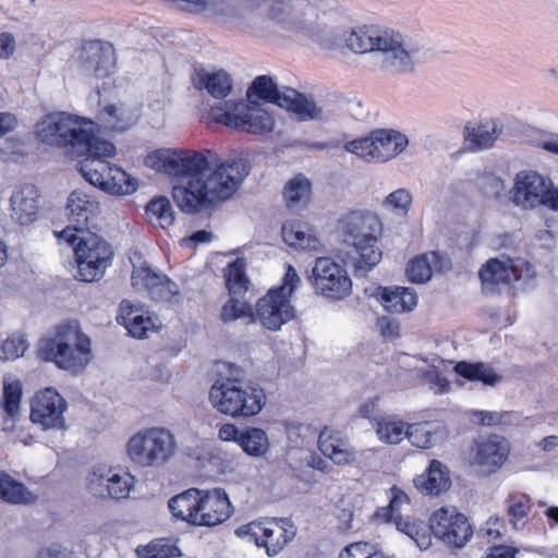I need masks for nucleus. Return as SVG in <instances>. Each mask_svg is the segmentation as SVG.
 Instances as JSON below:
<instances>
[{
  "label": "nucleus",
  "mask_w": 558,
  "mask_h": 558,
  "mask_svg": "<svg viewBox=\"0 0 558 558\" xmlns=\"http://www.w3.org/2000/svg\"><path fill=\"white\" fill-rule=\"evenodd\" d=\"M267 17L283 31L312 39L326 49H335L343 40V35L330 27L328 14L316 0H270ZM344 41L353 52H369L374 65L392 74L412 73L426 54L421 41L374 26L351 31Z\"/></svg>",
  "instance_id": "1"
},
{
  "label": "nucleus",
  "mask_w": 558,
  "mask_h": 558,
  "mask_svg": "<svg viewBox=\"0 0 558 558\" xmlns=\"http://www.w3.org/2000/svg\"><path fill=\"white\" fill-rule=\"evenodd\" d=\"M145 165L171 177L190 178L187 185L172 189L174 202L185 213L229 199L250 173L245 159H225L214 149H158L146 156Z\"/></svg>",
  "instance_id": "2"
},
{
  "label": "nucleus",
  "mask_w": 558,
  "mask_h": 558,
  "mask_svg": "<svg viewBox=\"0 0 558 558\" xmlns=\"http://www.w3.org/2000/svg\"><path fill=\"white\" fill-rule=\"evenodd\" d=\"M37 138L49 146L61 148L66 156L81 157L87 153L110 155L114 145L95 135L94 123L66 112L45 116L36 124Z\"/></svg>",
  "instance_id": "3"
},
{
  "label": "nucleus",
  "mask_w": 558,
  "mask_h": 558,
  "mask_svg": "<svg viewBox=\"0 0 558 558\" xmlns=\"http://www.w3.org/2000/svg\"><path fill=\"white\" fill-rule=\"evenodd\" d=\"M37 355L72 375L82 373L94 357L90 338L77 323L59 325L53 337L39 341Z\"/></svg>",
  "instance_id": "4"
},
{
  "label": "nucleus",
  "mask_w": 558,
  "mask_h": 558,
  "mask_svg": "<svg viewBox=\"0 0 558 558\" xmlns=\"http://www.w3.org/2000/svg\"><path fill=\"white\" fill-rule=\"evenodd\" d=\"M341 229L345 241L355 250L353 267L355 276H364L371 271L383 257L377 245L381 233L379 218L365 211H351L341 220Z\"/></svg>",
  "instance_id": "5"
},
{
  "label": "nucleus",
  "mask_w": 558,
  "mask_h": 558,
  "mask_svg": "<svg viewBox=\"0 0 558 558\" xmlns=\"http://www.w3.org/2000/svg\"><path fill=\"white\" fill-rule=\"evenodd\" d=\"M209 401L219 413L232 417H251L266 404L264 389L256 383L222 377L209 390Z\"/></svg>",
  "instance_id": "6"
},
{
  "label": "nucleus",
  "mask_w": 558,
  "mask_h": 558,
  "mask_svg": "<svg viewBox=\"0 0 558 558\" xmlns=\"http://www.w3.org/2000/svg\"><path fill=\"white\" fill-rule=\"evenodd\" d=\"M178 450L175 436L165 427L145 428L128 441L126 451L132 462L140 466H162Z\"/></svg>",
  "instance_id": "7"
},
{
  "label": "nucleus",
  "mask_w": 558,
  "mask_h": 558,
  "mask_svg": "<svg viewBox=\"0 0 558 558\" xmlns=\"http://www.w3.org/2000/svg\"><path fill=\"white\" fill-rule=\"evenodd\" d=\"M301 278L296 270L289 265L279 288L268 291L256 303L255 320L268 330L277 331L295 316V310L289 298L298 289Z\"/></svg>",
  "instance_id": "8"
},
{
  "label": "nucleus",
  "mask_w": 558,
  "mask_h": 558,
  "mask_svg": "<svg viewBox=\"0 0 558 558\" xmlns=\"http://www.w3.org/2000/svg\"><path fill=\"white\" fill-rule=\"evenodd\" d=\"M510 199L522 209L546 207L558 211V186L536 171H521L515 175Z\"/></svg>",
  "instance_id": "9"
},
{
  "label": "nucleus",
  "mask_w": 558,
  "mask_h": 558,
  "mask_svg": "<svg viewBox=\"0 0 558 558\" xmlns=\"http://www.w3.org/2000/svg\"><path fill=\"white\" fill-rule=\"evenodd\" d=\"M483 290L495 292L499 284L524 290L536 277L534 267L523 258H490L478 271Z\"/></svg>",
  "instance_id": "10"
},
{
  "label": "nucleus",
  "mask_w": 558,
  "mask_h": 558,
  "mask_svg": "<svg viewBox=\"0 0 558 558\" xmlns=\"http://www.w3.org/2000/svg\"><path fill=\"white\" fill-rule=\"evenodd\" d=\"M296 526L289 518H274L265 522H250L235 530L239 537L265 547L269 557L277 556L296 535Z\"/></svg>",
  "instance_id": "11"
},
{
  "label": "nucleus",
  "mask_w": 558,
  "mask_h": 558,
  "mask_svg": "<svg viewBox=\"0 0 558 558\" xmlns=\"http://www.w3.org/2000/svg\"><path fill=\"white\" fill-rule=\"evenodd\" d=\"M74 253L77 264L75 278L84 282L99 280L113 256L110 244L92 232L80 238Z\"/></svg>",
  "instance_id": "12"
},
{
  "label": "nucleus",
  "mask_w": 558,
  "mask_h": 558,
  "mask_svg": "<svg viewBox=\"0 0 558 558\" xmlns=\"http://www.w3.org/2000/svg\"><path fill=\"white\" fill-rule=\"evenodd\" d=\"M214 120L231 129H241L247 133L263 134L270 132L274 126V119L259 105L240 101L225 102V109L215 108L211 110Z\"/></svg>",
  "instance_id": "13"
},
{
  "label": "nucleus",
  "mask_w": 558,
  "mask_h": 558,
  "mask_svg": "<svg viewBox=\"0 0 558 558\" xmlns=\"http://www.w3.org/2000/svg\"><path fill=\"white\" fill-rule=\"evenodd\" d=\"M283 95V107L296 121L328 122L338 117L347 104L337 95L328 96L324 101L317 104L311 96L299 93L291 88Z\"/></svg>",
  "instance_id": "14"
},
{
  "label": "nucleus",
  "mask_w": 558,
  "mask_h": 558,
  "mask_svg": "<svg viewBox=\"0 0 558 558\" xmlns=\"http://www.w3.org/2000/svg\"><path fill=\"white\" fill-rule=\"evenodd\" d=\"M87 489L100 499H126L134 487L135 480L129 473L108 464L94 465L86 477Z\"/></svg>",
  "instance_id": "15"
},
{
  "label": "nucleus",
  "mask_w": 558,
  "mask_h": 558,
  "mask_svg": "<svg viewBox=\"0 0 558 558\" xmlns=\"http://www.w3.org/2000/svg\"><path fill=\"white\" fill-rule=\"evenodd\" d=\"M313 286L317 294L329 300H343L352 291L347 270L329 257H318L312 269Z\"/></svg>",
  "instance_id": "16"
},
{
  "label": "nucleus",
  "mask_w": 558,
  "mask_h": 558,
  "mask_svg": "<svg viewBox=\"0 0 558 558\" xmlns=\"http://www.w3.org/2000/svg\"><path fill=\"white\" fill-rule=\"evenodd\" d=\"M430 532L447 545L463 547L472 537V527L464 514L442 507L430 517Z\"/></svg>",
  "instance_id": "17"
},
{
  "label": "nucleus",
  "mask_w": 558,
  "mask_h": 558,
  "mask_svg": "<svg viewBox=\"0 0 558 558\" xmlns=\"http://www.w3.org/2000/svg\"><path fill=\"white\" fill-rule=\"evenodd\" d=\"M66 401L53 388H46L39 391L32 401L31 421L40 425L43 429L66 428L64 411Z\"/></svg>",
  "instance_id": "18"
},
{
  "label": "nucleus",
  "mask_w": 558,
  "mask_h": 558,
  "mask_svg": "<svg viewBox=\"0 0 558 558\" xmlns=\"http://www.w3.org/2000/svg\"><path fill=\"white\" fill-rule=\"evenodd\" d=\"M232 512V505L222 488L201 490L194 525H219L226 522L231 517Z\"/></svg>",
  "instance_id": "19"
},
{
  "label": "nucleus",
  "mask_w": 558,
  "mask_h": 558,
  "mask_svg": "<svg viewBox=\"0 0 558 558\" xmlns=\"http://www.w3.org/2000/svg\"><path fill=\"white\" fill-rule=\"evenodd\" d=\"M509 450L506 438L498 435L489 436L475 442L471 464L478 466L485 473H493L505 463Z\"/></svg>",
  "instance_id": "20"
},
{
  "label": "nucleus",
  "mask_w": 558,
  "mask_h": 558,
  "mask_svg": "<svg viewBox=\"0 0 558 558\" xmlns=\"http://www.w3.org/2000/svg\"><path fill=\"white\" fill-rule=\"evenodd\" d=\"M80 60L85 72H90L95 77L101 78L114 70L116 51L111 44L94 40L83 47Z\"/></svg>",
  "instance_id": "21"
},
{
  "label": "nucleus",
  "mask_w": 558,
  "mask_h": 558,
  "mask_svg": "<svg viewBox=\"0 0 558 558\" xmlns=\"http://www.w3.org/2000/svg\"><path fill=\"white\" fill-rule=\"evenodd\" d=\"M40 194L33 184L19 186L10 198L12 218L21 226H28L37 219Z\"/></svg>",
  "instance_id": "22"
},
{
  "label": "nucleus",
  "mask_w": 558,
  "mask_h": 558,
  "mask_svg": "<svg viewBox=\"0 0 558 558\" xmlns=\"http://www.w3.org/2000/svg\"><path fill=\"white\" fill-rule=\"evenodd\" d=\"M66 216L77 231L88 229L92 220L100 213L99 203L84 192L74 191L68 197Z\"/></svg>",
  "instance_id": "23"
},
{
  "label": "nucleus",
  "mask_w": 558,
  "mask_h": 558,
  "mask_svg": "<svg viewBox=\"0 0 558 558\" xmlns=\"http://www.w3.org/2000/svg\"><path fill=\"white\" fill-rule=\"evenodd\" d=\"M117 320L128 329L132 337L138 339L146 338L148 332L156 328L155 319L147 311L125 300L120 304V314Z\"/></svg>",
  "instance_id": "24"
},
{
  "label": "nucleus",
  "mask_w": 558,
  "mask_h": 558,
  "mask_svg": "<svg viewBox=\"0 0 558 558\" xmlns=\"http://www.w3.org/2000/svg\"><path fill=\"white\" fill-rule=\"evenodd\" d=\"M376 162H386L399 156L409 145L405 134L392 129H379L372 132Z\"/></svg>",
  "instance_id": "25"
},
{
  "label": "nucleus",
  "mask_w": 558,
  "mask_h": 558,
  "mask_svg": "<svg viewBox=\"0 0 558 558\" xmlns=\"http://www.w3.org/2000/svg\"><path fill=\"white\" fill-rule=\"evenodd\" d=\"M376 296L385 307V310L391 314H402L411 312L417 305V295L411 288L403 287H379L377 289Z\"/></svg>",
  "instance_id": "26"
},
{
  "label": "nucleus",
  "mask_w": 558,
  "mask_h": 558,
  "mask_svg": "<svg viewBox=\"0 0 558 558\" xmlns=\"http://www.w3.org/2000/svg\"><path fill=\"white\" fill-rule=\"evenodd\" d=\"M291 87L279 86L271 76L259 75L257 76L246 92V97L250 104L258 105V100L276 104L283 107V95Z\"/></svg>",
  "instance_id": "27"
},
{
  "label": "nucleus",
  "mask_w": 558,
  "mask_h": 558,
  "mask_svg": "<svg viewBox=\"0 0 558 558\" xmlns=\"http://www.w3.org/2000/svg\"><path fill=\"white\" fill-rule=\"evenodd\" d=\"M114 154L116 151L110 155L87 153L85 155L87 157L78 163V171L87 182L106 192L105 183L110 181L112 165L104 158L111 157Z\"/></svg>",
  "instance_id": "28"
},
{
  "label": "nucleus",
  "mask_w": 558,
  "mask_h": 558,
  "mask_svg": "<svg viewBox=\"0 0 558 558\" xmlns=\"http://www.w3.org/2000/svg\"><path fill=\"white\" fill-rule=\"evenodd\" d=\"M415 487L426 495H439L450 486L449 470L437 460H433L427 471L414 478Z\"/></svg>",
  "instance_id": "29"
},
{
  "label": "nucleus",
  "mask_w": 558,
  "mask_h": 558,
  "mask_svg": "<svg viewBox=\"0 0 558 558\" xmlns=\"http://www.w3.org/2000/svg\"><path fill=\"white\" fill-rule=\"evenodd\" d=\"M193 84L197 89H205L217 99L227 97L232 89V80L223 70L215 72L198 70L193 77Z\"/></svg>",
  "instance_id": "30"
},
{
  "label": "nucleus",
  "mask_w": 558,
  "mask_h": 558,
  "mask_svg": "<svg viewBox=\"0 0 558 558\" xmlns=\"http://www.w3.org/2000/svg\"><path fill=\"white\" fill-rule=\"evenodd\" d=\"M502 123L498 120L488 119L474 126L465 128V138L470 142L473 150L486 149L493 146L494 142L502 133Z\"/></svg>",
  "instance_id": "31"
},
{
  "label": "nucleus",
  "mask_w": 558,
  "mask_h": 558,
  "mask_svg": "<svg viewBox=\"0 0 558 558\" xmlns=\"http://www.w3.org/2000/svg\"><path fill=\"white\" fill-rule=\"evenodd\" d=\"M405 437L413 446L426 449L444 439L445 428L433 422L411 424L407 427Z\"/></svg>",
  "instance_id": "32"
},
{
  "label": "nucleus",
  "mask_w": 558,
  "mask_h": 558,
  "mask_svg": "<svg viewBox=\"0 0 558 558\" xmlns=\"http://www.w3.org/2000/svg\"><path fill=\"white\" fill-rule=\"evenodd\" d=\"M282 240L289 246L300 250H316L319 244L310 227L300 221H290L282 226Z\"/></svg>",
  "instance_id": "33"
},
{
  "label": "nucleus",
  "mask_w": 558,
  "mask_h": 558,
  "mask_svg": "<svg viewBox=\"0 0 558 558\" xmlns=\"http://www.w3.org/2000/svg\"><path fill=\"white\" fill-rule=\"evenodd\" d=\"M37 497L21 482L0 471V500L11 505H31Z\"/></svg>",
  "instance_id": "34"
},
{
  "label": "nucleus",
  "mask_w": 558,
  "mask_h": 558,
  "mask_svg": "<svg viewBox=\"0 0 558 558\" xmlns=\"http://www.w3.org/2000/svg\"><path fill=\"white\" fill-rule=\"evenodd\" d=\"M392 521L398 531L408 535L421 550H426L432 545L430 524L420 520H412L410 517L393 515Z\"/></svg>",
  "instance_id": "35"
},
{
  "label": "nucleus",
  "mask_w": 558,
  "mask_h": 558,
  "mask_svg": "<svg viewBox=\"0 0 558 558\" xmlns=\"http://www.w3.org/2000/svg\"><path fill=\"white\" fill-rule=\"evenodd\" d=\"M199 489L190 488L182 494L172 497L169 502L171 513L183 521L194 524L197 514Z\"/></svg>",
  "instance_id": "36"
},
{
  "label": "nucleus",
  "mask_w": 558,
  "mask_h": 558,
  "mask_svg": "<svg viewBox=\"0 0 558 558\" xmlns=\"http://www.w3.org/2000/svg\"><path fill=\"white\" fill-rule=\"evenodd\" d=\"M104 125L112 131H125L136 123L138 114L124 106H106L100 111Z\"/></svg>",
  "instance_id": "37"
},
{
  "label": "nucleus",
  "mask_w": 558,
  "mask_h": 558,
  "mask_svg": "<svg viewBox=\"0 0 558 558\" xmlns=\"http://www.w3.org/2000/svg\"><path fill=\"white\" fill-rule=\"evenodd\" d=\"M239 445L248 456L259 458L268 451L269 439L262 428L248 427L241 432Z\"/></svg>",
  "instance_id": "38"
},
{
  "label": "nucleus",
  "mask_w": 558,
  "mask_h": 558,
  "mask_svg": "<svg viewBox=\"0 0 558 558\" xmlns=\"http://www.w3.org/2000/svg\"><path fill=\"white\" fill-rule=\"evenodd\" d=\"M373 428L380 441L390 445L401 442L407 434L405 424L391 415H384L378 422L374 423Z\"/></svg>",
  "instance_id": "39"
},
{
  "label": "nucleus",
  "mask_w": 558,
  "mask_h": 558,
  "mask_svg": "<svg viewBox=\"0 0 558 558\" xmlns=\"http://www.w3.org/2000/svg\"><path fill=\"white\" fill-rule=\"evenodd\" d=\"M220 319L225 324L241 320L243 324L248 325L255 322V313L246 301L231 295L221 307Z\"/></svg>",
  "instance_id": "40"
},
{
  "label": "nucleus",
  "mask_w": 558,
  "mask_h": 558,
  "mask_svg": "<svg viewBox=\"0 0 558 558\" xmlns=\"http://www.w3.org/2000/svg\"><path fill=\"white\" fill-rule=\"evenodd\" d=\"M454 371L458 375L469 380H480L488 386H495L501 380V376L484 363L472 364L462 361L457 363Z\"/></svg>",
  "instance_id": "41"
},
{
  "label": "nucleus",
  "mask_w": 558,
  "mask_h": 558,
  "mask_svg": "<svg viewBox=\"0 0 558 558\" xmlns=\"http://www.w3.org/2000/svg\"><path fill=\"white\" fill-rule=\"evenodd\" d=\"M287 206L290 209H299L304 206L311 195V182L303 175H296L290 180L283 192Z\"/></svg>",
  "instance_id": "42"
},
{
  "label": "nucleus",
  "mask_w": 558,
  "mask_h": 558,
  "mask_svg": "<svg viewBox=\"0 0 558 558\" xmlns=\"http://www.w3.org/2000/svg\"><path fill=\"white\" fill-rule=\"evenodd\" d=\"M146 215L151 223L165 229L174 221L170 201L165 196L154 197L146 206Z\"/></svg>",
  "instance_id": "43"
},
{
  "label": "nucleus",
  "mask_w": 558,
  "mask_h": 558,
  "mask_svg": "<svg viewBox=\"0 0 558 558\" xmlns=\"http://www.w3.org/2000/svg\"><path fill=\"white\" fill-rule=\"evenodd\" d=\"M165 275L155 271L148 266L134 268L132 274V284L138 290H145L149 295H160V291L156 286L162 284Z\"/></svg>",
  "instance_id": "44"
},
{
  "label": "nucleus",
  "mask_w": 558,
  "mask_h": 558,
  "mask_svg": "<svg viewBox=\"0 0 558 558\" xmlns=\"http://www.w3.org/2000/svg\"><path fill=\"white\" fill-rule=\"evenodd\" d=\"M245 267L243 258H236L228 266L225 277L230 295L241 294L248 289L250 280L245 274Z\"/></svg>",
  "instance_id": "45"
},
{
  "label": "nucleus",
  "mask_w": 558,
  "mask_h": 558,
  "mask_svg": "<svg viewBox=\"0 0 558 558\" xmlns=\"http://www.w3.org/2000/svg\"><path fill=\"white\" fill-rule=\"evenodd\" d=\"M436 253L424 254L413 258L407 267V276L410 281L423 283L430 279L433 266L437 260Z\"/></svg>",
  "instance_id": "46"
},
{
  "label": "nucleus",
  "mask_w": 558,
  "mask_h": 558,
  "mask_svg": "<svg viewBox=\"0 0 558 558\" xmlns=\"http://www.w3.org/2000/svg\"><path fill=\"white\" fill-rule=\"evenodd\" d=\"M110 181L105 183L106 192L116 195L132 194L137 190L136 179L119 167L112 166Z\"/></svg>",
  "instance_id": "47"
},
{
  "label": "nucleus",
  "mask_w": 558,
  "mask_h": 558,
  "mask_svg": "<svg viewBox=\"0 0 558 558\" xmlns=\"http://www.w3.org/2000/svg\"><path fill=\"white\" fill-rule=\"evenodd\" d=\"M22 398V385L19 380H9L4 378L2 408L8 416L16 417L20 412Z\"/></svg>",
  "instance_id": "48"
},
{
  "label": "nucleus",
  "mask_w": 558,
  "mask_h": 558,
  "mask_svg": "<svg viewBox=\"0 0 558 558\" xmlns=\"http://www.w3.org/2000/svg\"><path fill=\"white\" fill-rule=\"evenodd\" d=\"M140 558H171L179 556V549L168 539H157L144 547L136 549Z\"/></svg>",
  "instance_id": "49"
},
{
  "label": "nucleus",
  "mask_w": 558,
  "mask_h": 558,
  "mask_svg": "<svg viewBox=\"0 0 558 558\" xmlns=\"http://www.w3.org/2000/svg\"><path fill=\"white\" fill-rule=\"evenodd\" d=\"M507 502L510 521L517 526L518 522L522 521L527 515L531 509V499L525 494L515 493L509 495Z\"/></svg>",
  "instance_id": "50"
},
{
  "label": "nucleus",
  "mask_w": 558,
  "mask_h": 558,
  "mask_svg": "<svg viewBox=\"0 0 558 558\" xmlns=\"http://www.w3.org/2000/svg\"><path fill=\"white\" fill-rule=\"evenodd\" d=\"M28 344L24 336L13 335L9 337L0 348V360L13 361L22 356Z\"/></svg>",
  "instance_id": "51"
},
{
  "label": "nucleus",
  "mask_w": 558,
  "mask_h": 558,
  "mask_svg": "<svg viewBox=\"0 0 558 558\" xmlns=\"http://www.w3.org/2000/svg\"><path fill=\"white\" fill-rule=\"evenodd\" d=\"M375 146L374 140L372 138V133L363 138L353 140L345 144V149L349 153L356 155L357 157L371 162L376 161L375 151H373V147Z\"/></svg>",
  "instance_id": "52"
},
{
  "label": "nucleus",
  "mask_w": 558,
  "mask_h": 558,
  "mask_svg": "<svg viewBox=\"0 0 558 558\" xmlns=\"http://www.w3.org/2000/svg\"><path fill=\"white\" fill-rule=\"evenodd\" d=\"M317 442L322 453L329 458L336 451H339L341 448H343L347 441L340 438L338 434L325 429L319 434Z\"/></svg>",
  "instance_id": "53"
},
{
  "label": "nucleus",
  "mask_w": 558,
  "mask_h": 558,
  "mask_svg": "<svg viewBox=\"0 0 558 558\" xmlns=\"http://www.w3.org/2000/svg\"><path fill=\"white\" fill-rule=\"evenodd\" d=\"M412 203L411 194L404 190L399 189L390 193L384 201V206L387 209L396 210L399 214H407Z\"/></svg>",
  "instance_id": "54"
},
{
  "label": "nucleus",
  "mask_w": 558,
  "mask_h": 558,
  "mask_svg": "<svg viewBox=\"0 0 558 558\" xmlns=\"http://www.w3.org/2000/svg\"><path fill=\"white\" fill-rule=\"evenodd\" d=\"M286 433L289 441L295 447L303 446L307 444V438L315 437V432L308 425L295 422L287 424Z\"/></svg>",
  "instance_id": "55"
},
{
  "label": "nucleus",
  "mask_w": 558,
  "mask_h": 558,
  "mask_svg": "<svg viewBox=\"0 0 558 558\" xmlns=\"http://www.w3.org/2000/svg\"><path fill=\"white\" fill-rule=\"evenodd\" d=\"M359 415L367 418L371 422L372 427L375 422H378L384 415L380 414L379 400L374 398L367 400L359 408Z\"/></svg>",
  "instance_id": "56"
},
{
  "label": "nucleus",
  "mask_w": 558,
  "mask_h": 558,
  "mask_svg": "<svg viewBox=\"0 0 558 558\" xmlns=\"http://www.w3.org/2000/svg\"><path fill=\"white\" fill-rule=\"evenodd\" d=\"M156 288L160 291V295H150L155 301H171L179 294L178 284L170 280L166 275L165 280H162V284H158Z\"/></svg>",
  "instance_id": "57"
},
{
  "label": "nucleus",
  "mask_w": 558,
  "mask_h": 558,
  "mask_svg": "<svg viewBox=\"0 0 558 558\" xmlns=\"http://www.w3.org/2000/svg\"><path fill=\"white\" fill-rule=\"evenodd\" d=\"M368 549H372V546L368 543L355 542L348 545L339 554V558H367Z\"/></svg>",
  "instance_id": "58"
},
{
  "label": "nucleus",
  "mask_w": 558,
  "mask_h": 558,
  "mask_svg": "<svg viewBox=\"0 0 558 558\" xmlns=\"http://www.w3.org/2000/svg\"><path fill=\"white\" fill-rule=\"evenodd\" d=\"M410 502L409 496L401 489L397 487L391 488V499L389 504V513L390 519H393V515H401L399 513V510L402 508L403 505H408Z\"/></svg>",
  "instance_id": "59"
},
{
  "label": "nucleus",
  "mask_w": 558,
  "mask_h": 558,
  "mask_svg": "<svg viewBox=\"0 0 558 558\" xmlns=\"http://www.w3.org/2000/svg\"><path fill=\"white\" fill-rule=\"evenodd\" d=\"M377 327L384 338H395L399 332V324L389 316H381L377 319Z\"/></svg>",
  "instance_id": "60"
},
{
  "label": "nucleus",
  "mask_w": 558,
  "mask_h": 558,
  "mask_svg": "<svg viewBox=\"0 0 558 558\" xmlns=\"http://www.w3.org/2000/svg\"><path fill=\"white\" fill-rule=\"evenodd\" d=\"M336 515L339 521V527L341 530L348 531L353 527L352 520H353L354 513L350 507H345L344 501H341V506L337 507Z\"/></svg>",
  "instance_id": "61"
},
{
  "label": "nucleus",
  "mask_w": 558,
  "mask_h": 558,
  "mask_svg": "<svg viewBox=\"0 0 558 558\" xmlns=\"http://www.w3.org/2000/svg\"><path fill=\"white\" fill-rule=\"evenodd\" d=\"M425 378L434 385L433 388L437 393H444L449 388L448 380L437 369L428 371Z\"/></svg>",
  "instance_id": "62"
},
{
  "label": "nucleus",
  "mask_w": 558,
  "mask_h": 558,
  "mask_svg": "<svg viewBox=\"0 0 558 558\" xmlns=\"http://www.w3.org/2000/svg\"><path fill=\"white\" fill-rule=\"evenodd\" d=\"M473 415L481 422L482 425L494 426L502 422L506 413L477 411L474 412Z\"/></svg>",
  "instance_id": "63"
},
{
  "label": "nucleus",
  "mask_w": 558,
  "mask_h": 558,
  "mask_svg": "<svg viewBox=\"0 0 558 558\" xmlns=\"http://www.w3.org/2000/svg\"><path fill=\"white\" fill-rule=\"evenodd\" d=\"M330 460H332L336 464H348L355 459L354 451L352 447L345 442L343 448H341L339 451H336L332 456L329 457Z\"/></svg>",
  "instance_id": "64"
}]
</instances>
